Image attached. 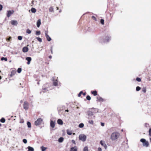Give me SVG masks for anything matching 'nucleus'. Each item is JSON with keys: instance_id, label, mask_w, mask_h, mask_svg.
Returning <instances> with one entry per match:
<instances>
[{"instance_id": "16", "label": "nucleus", "mask_w": 151, "mask_h": 151, "mask_svg": "<svg viewBox=\"0 0 151 151\" xmlns=\"http://www.w3.org/2000/svg\"><path fill=\"white\" fill-rule=\"evenodd\" d=\"M28 48L27 47H24L22 49V51L24 52H26L28 51Z\"/></svg>"}, {"instance_id": "12", "label": "nucleus", "mask_w": 151, "mask_h": 151, "mask_svg": "<svg viewBox=\"0 0 151 151\" xmlns=\"http://www.w3.org/2000/svg\"><path fill=\"white\" fill-rule=\"evenodd\" d=\"M55 125V122L52 120L50 121V126L52 128H54Z\"/></svg>"}, {"instance_id": "54", "label": "nucleus", "mask_w": 151, "mask_h": 151, "mask_svg": "<svg viewBox=\"0 0 151 151\" xmlns=\"http://www.w3.org/2000/svg\"><path fill=\"white\" fill-rule=\"evenodd\" d=\"M101 125L102 126H104V123H101Z\"/></svg>"}, {"instance_id": "40", "label": "nucleus", "mask_w": 151, "mask_h": 151, "mask_svg": "<svg viewBox=\"0 0 151 151\" xmlns=\"http://www.w3.org/2000/svg\"><path fill=\"white\" fill-rule=\"evenodd\" d=\"M136 80L138 82H140L141 81V78L139 77L137 78Z\"/></svg>"}, {"instance_id": "33", "label": "nucleus", "mask_w": 151, "mask_h": 151, "mask_svg": "<svg viewBox=\"0 0 151 151\" xmlns=\"http://www.w3.org/2000/svg\"><path fill=\"white\" fill-rule=\"evenodd\" d=\"M83 151H88V147L87 146L85 147L83 150Z\"/></svg>"}, {"instance_id": "42", "label": "nucleus", "mask_w": 151, "mask_h": 151, "mask_svg": "<svg viewBox=\"0 0 151 151\" xmlns=\"http://www.w3.org/2000/svg\"><path fill=\"white\" fill-rule=\"evenodd\" d=\"M43 90L44 91V92H45L47 90V88H44V86H43Z\"/></svg>"}, {"instance_id": "34", "label": "nucleus", "mask_w": 151, "mask_h": 151, "mask_svg": "<svg viewBox=\"0 0 151 151\" xmlns=\"http://www.w3.org/2000/svg\"><path fill=\"white\" fill-rule=\"evenodd\" d=\"M36 39H37V40L39 42H42V39L40 37H37Z\"/></svg>"}, {"instance_id": "50", "label": "nucleus", "mask_w": 151, "mask_h": 151, "mask_svg": "<svg viewBox=\"0 0 151 151\" xmlns=\"http://www.w3.org/2000/svg\"><path fill=\"white\" fill-rule=\"evenodd\" d=\"M3 8V6L1 4H0V11H1Z\"/></svg>"}, {"instance_id": "30", "label": "nucleus", "mask_w": 151, "mask_h": 151, "mask_svg": "<svg viewBox=\"0 0 151 151\" xmlns=\"http://www.w3.org/2000/svg\"><path fill=\"white\" fill-rule=\"evenodd\" d=\"M83 126H84V124H83L82 123H80V124H79V125H78V127L80 128H82L83 127Z\"/></svg>"}, {"instance_id": "10", "label": "nucleus", "mask_w": 151, "mask_h": 151, "mask_svg": "<svg viewBox=\"0 0 151 151\" xmlns=\"http://www.w3.org/2000/svg\"><path fill=\"white\" fill-rule=\"evenodd\" d=\"M11 24L14 26H17L18 24V22L17 20H12L11 21Z\"/></svg>"}, {"instance_id": "27", "label": "nucleus", "mask_w": 151, "mask_h": 151, "mask_svg": "<svg viewBox=\"0 0 151 151\" xmlns=\"http://www.w3.org/2000/svg\"><path fill=\"white\" fill-rule=\"evenodd\" d=\"M1 60H4L5 61H6L7 60V59L6 57L4 58V57H2L1 58Z\"/></svg>"}, {"instance_id": "38", "label": "nucleus", "mask_w": 151, "mask_h": 151, "mask_svg": "<svg viewBox=\"0 0 151 151\" xmlns=\"http://www.w3.org/2000/svg\"><path fill=\"white\" fill-rule=\"evenodd\" d=\"M31 31L29 29H27L26 30V32L29 34H30L31 33Z\"/></svg>"}, {"instance_id": "43", "label": "nucleus", "mask_w": 151, "mask_h": 151, "mask_svg": "<svg viewBox=\"0 0 151 151\" xmlns=\"http://www.w3.org/2000/svg\"><path fill=\"white\" fill-rule=\"evenodd\" d=\"M23 142L25 144H26L27 142V140L25 139H23Z\"/></svg>"}, {"instance_id": "49", "label": "nucleus", "mask_w": 151, "mask_h": 151, "mask_svg": "<svg viewBox=\"0 0 151 151\" xmlns=\"http://www.w3.org/2000/svg\"><path fill=\"white\" fill-rule=\"evenodd\" d=\"M11 39V37H9L6 38V40H7V41H9Z\"/></svg>"}, {"instance_id": "29", "label": "nucleus", "mask_w": 151, "mask_h": 151, "mask_svg": "<svg viewBox=\"0 0 151 151\" xmlns=\"http://www.w3.org/2000/svg\"><path fill=\"white\" fill-rule=\"evenodd\" d=\"M0 121L2 123H4L5 122V119L4 118H2L0 120Z\"/></svg>"}, {"instance_id": "3", "label": "nucleus", "mask_w": 151, "mask_h": 151, "mask_svg": "<svg viewBox=\"0 0 151 151\" xmlns=\"http://www.w3.org/2000/svg\"><path fill=\"white\" fill-rule=\"evenodd\" d=\"M53 85L55 86H57L58 84H60V82L58 81V78L53 77L52 78Z\"/></svg>"}, {"instance_id": "17", "label": "nucleus", "mask_w": 151, "mask_h": 151, "mask_svg": "<svg viewBox=\"0 0 151 151\" xmlns=\"http://www.w3.org/2000/svg\"><path fill=\"white\" fill-rule=\"evenodd\" d=\"M77 147L76 146L74 147H72L70 148V151H77Z\"/></svg>"}, {"instance_id": "39", "label": "nucleus", "mask_w": 151, "mask_h": 151, "mask_svg": "<svg viewBox=\"0 0 151 151\" xmlns=\"http://www.w3.org/2000/svg\"><path fill=\"white\" fill-rule=\"evenodd\" d=\"M86 99L87 100H90L91 99V97L89 95L87 96H86Z\"/></svg>"}, {"instance_id": "59", "label": "nucleus", "mask_w": 151, "mask_h": 151, "mask_svg": "<svg viewBox=\"0 0 151 151\" xmlns=\"http://www.w3.org/2000/svg\"><path fill=\"white\" fill-rule=\"evenodd\" d=\"M52 58V57L51 55H50L49 56V58L50 59H51Z\"/></svg>"}, {"instance_id": "21", "label": "nucleus", "mask_w": 151, "mask_h": 151, "mask_svg": "<svg viewBox=\"0 0 151 151\" xmlns=\"http://www.w3.org/2000/svg\"><path fill=\"white\" fill-rule=\"evenodd\" d=\"M91 93L94 96H96L97 95V92L96 90L91 91Z\"/></svg>"}, {"instance_id": "6", "label": "nucleus", "mask_w": 151, "mask_h": 151, "mask_svg": "<svg viewBox=\"0 0 151 151\" xmlns=\"http://www.w3.org/2000/svg\"><path fill=\"white\" fill-rule=\"evenodd\" d=\"M79 139L83 142H85L86 140V136L85 134H80L79 136Z\"/></svg>"}, {"instance_id": "46", "label": "nucleus", "mask_w": 151, "mask_h": 151, "mask_svg": "<svg viewBox=\"0 0 151 151\" xmlns=\"http://www.w3.org/2000/svg\"><path fill=\"white\" fill-rule=\"evenodd\" d=\"M92 18L95 21H97V19L94 16H93L92 17Z\"/></svg>"}, {"instance_id": "58", "label": "nucleus", "mask_w": 151, "mask_h": 151, "mask_svg": "<svg viewBox=\"0 0 151 151\" xmlns=\"http://www.w3.org/2000/svg\"><path fill=\"white\" fill-rule=\"evenodd\" d=\"M83 96H85L86 95V92L83 93Z\"/></svg>"}, {"instance_id": "53", "label": "nucleus", "mask_w": 151, "mask_h": 151, "mask_svg": "<svg viewBox=\"0 0 151 151\" xmlns=\"http://www.w3.org/2000/svg\"><path fill=\"white\" fill-rule=\"evenodd\" d=\"M24 122V121L23 120H21L20 121V123H23Z\"/></svg>"}, {"instance_id": "44", "label": "nucleus", "mask_w": 151, "mask_h": 151, "mask_svg": "<svg viewBox=\"0 0 151 151\" xmlns=\"http://www.w3.org/2000/svg\"><path fill=\"white\" fill-rule=\"evenodd\" d=\"M89 123L91 124H93V121L92 120H89L88 121Z\"/></svg>"}, {"instance_id": "2", "label": "nucleus", "mask_w": 151, "mask_h": 151, "mask_svg": "<svg viewBox=\"0 0 151 151\" xmlns=\"http://www.w3.org/2000/svg\"><path fill=\"white\" fill-rule=\"evenodd\" d=\"M111 36L109 35H106L105 37L102 40H100V42L101 43H107L109 42L111 40Z\"/></svg>"}, {"instance_id": "14", "label": "nucleus", "mask_w": 151, "mask_h": 151, "mask_svg": "<svg viewBox=\"0 0 151 151\" xmlns=\"http://www.w3.org/2000/svg\"><path fill=\"white\" fill-rule=\"evenodd\" d=\"M16 72V70H12L10 76L11 77H12L14 76Z\"/></svg>"}, {"instance_id": "1", "label": "nucleus", "mask_w": 151, "mask_h": 151, "mask_svg": "<svg viewBox=\"0 0 151 151\" xmlns=\"http://www.w3.org/2000/svg\"><path fill=\"white\" fill-rule=\"evenodd\" d=\"M120 134L118 132H115L112 133L111 136V139L114 141L117 139L120 136Z\"/></svg>"}, {"instance_id": "35", "label": "nucleus", "mask_w": 151, "mask_h": 151, "mask_svg": "<svg viewBox=\"0 0 151 151\" xmlns=\"http://www.w3.org/2000/svg\"><path fill=\"white\" fill-rule=\"evenodd\" d=\"M101 23L102 24L104 25V19H101L100 20Z\"/></svg>"}, {"instance_id": "52", "label": "nucleus", "mask_w": 151, "mask_h": 151, "mask_svg": "<svg viewBox=\"0 0 151 151\" xmlns=\"http://www.w3.org/2000/svg\"><path fill=\"white\" fill-rule=\"evenodd\" d=\"M72 142L73 143V144H76V142H75V141L74 140H72Z\"/></svg>"}, {"instance_id": "45", "label": "nucleus", "mask_w": 151, "mask_h": 151, "mask_svg": "<svg viewBox=\"0 0 151 151\" xmlns=\"http://www.w3.org/2000/svg\"><path fill=\"white\" fill-rule=\"evenodd\" d=\"M18 39L19 40H21L22 39V37L21 36H19L18 37Z\"/></svg>"}, {"instance_id": "56", "label": "nucleus", "mask_w": 151, "mask_h": 151, "mask_svg": "<svg viewBox=\"0 0 151 151\" xmlns=\"http://www.w3.org/2000/svg\"><path fill=\"white\" fill-rule=\"evenodd\" d=\"M50 50H51V53L52 54L53 53V51H52V47H51Z\"/></svg>"}, {"instance_id": "55", "label": "nucleus", "mask_w": 151, "mask_h": 151, "mask_svg": "<svg viewBox=\"0 0 151 151\" xmlns=\"http://www.w3.org/2000/svg\"><path fill=\"white\" fill-rule=\"evenodd\" d=\"M145 126L146 127H148L149 126V124H147V123L145 124Z\"/></svg>"}, {"instance_id": "8", "label": "nucleus", "mask_w": 151, "mask_h": 151, "mask_svg": "<svg viewBox=\"0 0 151 151\" xmlns=\"http://www.w3.org/2000/svg\"><path fill=\"white\" fill-rule=\"evenodd\" d=\"M23 108L26 110H27L29 108V103L27 101H25L23 104Z\"/></svg>"}, {"instance_id": "23", "label": "nucleus", "mask_w": 151, "mask_h": 151, "mask_svg": "<svg viewBox=\"0 0 151 151\" xmlns=\"http://www.w3.org/2000/svg\"><path fill=\"white\" fill-rule=\"evenodd\" d=\"M27 149L29 150L30 151H34V149L33 148L30 146H28L27 147Z\"/></svg>"}, {"instance_id": "19", "label": "nucleus", "mask_w": 151, "mask_h": 151, "mask_svg": "<svg viewBox=\"0 0 151 151\" xmlns=\"http://www.w3.org/2000/svg\"><path fill=\"white\" fill-rule=\"evenodd\" d=\"M57 123L59 125H62L63 123L62 120L60 119H58L57 121Z\"/></svg>"}, {"instance_id": "22", "label": "nucleus", "mask_w": 151, "mask_h": 151, "mask_svg": "<svg viewBox=\"0 0 151 151\" xmlns=\"http://www.w3.org/2000/svg\"><path fill=\"white\" fill-rule=\"evenodd\" d=\"M64 139L63 137H60L58 139V141L59 142H62L63 141Z\"/></svg>"}, {"instance_id": "51", "label": "nucleus", "mask_w": 151, "mask_h": 151, "mask_svg": "<svg viewBox=\"0 0 151 151\" xmlns=\"http://www.w3.org/2000/svg\"><path fill=\"white\" fill-rule=\"evenodd\" d=\"M98 151H102L100 147L98 148Z\"/></svg>"}, {"instance_id": "26", "label": "nucleus", "mask_w": 151, "mask_h": 151, "mask_svg": "<svg viewBox=\"0 0 151 151\" xmlns=\"http://www.w3.org/2000/svg\"><path fill=\"white\" fill-rule=\"evenodd\" d=\"M27 125L28 128H30L31 127V123L29 122H27Z\"/></svg>"}, {"instance_id": "28", "label": "nucleus", "mask_w": 151, "mask_h": 151, "mask_svg": "<svg viewBox=\"0 0 151 151\" xmlns=\"http://www.w3.org/2000/svg\"><path fill=\"white\" fill-rule=\"evenodd\" d=\"M41 32L40 31H37L36 32V35H40Z\"/></svg>"}, {"instance_id": "62", "label": "nucleus", "mask_w": 151, "mask_h": 151, "mask_svg": "<svg viewBox=\"0 0 151 151\" xmlns=\"http://www.w3.org/2000/svg\"><path fill=\"white\" fill-rule=\"evenodd\" d=\"M34 1H32V4H34V3H33V2H34Z\"/></svg>"}, {"instance_id": "7", "label": "nucleus", "mask_w": 151, "mask_h": 151, "mask_svg": "<svg viewBox=\"0 0 151 151\" xmlns=\"http://www.w3.org/2000/svg\"><path fill=\"white\" fill-rule=\"evenodd\" d=\"M42 119L41 118H38L36 121L35 122V124L36 126L39 125L40 124L42 121Z\"/></svg>"}, {"instance_id": "32", "label": "nucleus", "mask_w": 151, "mask_h": 151, "mask_svg": "<svg viewBox=\"0 0 151 151\" xmlns=\"http://www.w3.org/2000/svg\"><path fill=\"white\" fill-rule=\"evenodd\" d=\"M42 151H45L46 149V148L42 146L41 147Z\"/></svg>"}, {"instance_id": "13", "label": "nucleus", "mask_w": 151, "mask_h": 151, "mask_svg": "<svg viewBox=\"0 0 151 151\" xmlns=\"http://www.w3.org/2000/svg\"><path fill=\"white\" fill-rule=\"evenodd\" d=\"M26 59L27 61V64L29 65L30 64V62L32 60V58L30 57H27L26 58Z\"/></svg>"}, {"instance_id": "20", "label": "nucleus", "mask_w": 151, "mask_h": 151, "mask_svg": "<svg viewBox=\"0 0 151 151\" xmlns=\"http://www.w3.org/2000/svg\"><path fill=\"white\" fill-rule=\"evenodd\" d=\"M45 37L46 38L47 40L48 41H50L51 40V38L48 35V34H46Z\"/></svg>"}, {"instance_id": "37", "label": "nucleus", "mask_w": 151, "mask_h": 151, "mask_svg": "<svg viewBox=\"0 0 151 151\" xmlns=\"http://www.w3.org/2000/svg\"><path fill=\"white\" fill-rule=\"evenodd\" d=\"M141 89V88L140 87L137 86L136 88V90L137 91H139Z\"/></svg>"}, {"instance_id": "64", "label": "nucleus", "mask_w": 151, "mask_h": 151, "mask_svg": "<svg viewBox=\"0 0 151 151\" xmlns=\"http://www.w3.org/2000/svg\"><path fill=\"white\" fill-rule=\"evenodd\" d=\"M58 9H59V8H58V7H57V10H58Z\"/></svg>"}, {"instance_id": "5", "label": "nucleus", "mask_w": 151, "mask_h": 151, "mask_svg": "<svg viewBox=\"0 0 151 151\" xmlns=\"http://www.w3.org/2000/svg\"><path fill=\"white\" fill-rule=\"evenodd\" d=\"M87 114L88 115V119H93L95 118V116H93V112L91 111H88L87 112Z\"/></svg>"}, {"instance_id": "4", "label": "nucleus", "mask_w": 151, "mask_h": 151, "mask_svg": "<svg viewBox=\"0 0 151 151\" xmlns=\"http://www.w3.org/2000/svg\"><path fill=\"white\" fill-rule=\"evenodd\" d=\"M140 141L143 143V145L146 147H147L149 145V143L148 141H146V139L144 138L140 139Z\"/></svg>"}, {"instance_id": "48", "label": "nucleus", "mask_w": 151, "mask_h": 151, "mask_svg": "<svg viewBox=\"0 0 151 151\" xmlns=\"http://www.w3.org/2000/svg\"><path fill=\"white\" fill-rule=\"evenodd\" d=\"M142 91L144 93H145L146 92V89L145 88H143L142 89Z\"/></svg>"}, {"instance_id": "57", "label": "nucleus", "mask_w": 151, "mask_h": 151, "mask_svg": "<svg viewBox=\"0 0 151 151\" xmlns=\"http://www.w3.org/2000/svg\"><path fill=\"white\" fill-rule=\"evenodd\" d=\"M45 36H46V34H47V33H48V31H45Z\"/></svg>"}, {"instance_id": "36", "label": "nucleus", "mask_w": 151, "mask_h": 151, "mask_svg": "<svg viewBox=\"0 0 151 151\" xmlns=\"http://www.w3.org/2000/svg\"><path fill=\"white\" fill-rule=\"evenodd\" d=\"M22 71V68H19L17 69V72L19 73H20Z\"/></svg>"}, {"instance_id": "18", "label": "nucleus", "mask_w": 151, "mask_h": 151, "mask_svg": "<svg viewBox=\"0 0 151 151\" xmlns=\"http://www.w3.org/2000/svg\"><path fill=\"white\" fill-rule=\"evenodd\" d=\"M41 24V20L40 19H38L37 22V25L38 27H39Z\"/></svg>"}, {"instance_id": "41", "label": "nucleus", "mask_w": 151, "mask_h": 151, "mask_svg": "<svg viewBox=\"0 0 151 151\" xmlns=\"http://www.w3.org/2000/svg\"><path fill=\"white\" fill-rule=\"evenodd\" d=\"M149 135L150 136H151V128H150L149 130Z\"/></svg>"}, {"instance_id": "25", "label": "nucleus", "mask_w": 151, "mask_h": 151, "mask_svg": "<svg viewBox=\"0 0 151 151\" xmlns=\"http://www.w3.org/2000/svg\"><path fill=\"white\" fill-rule=\"evenodd\" d=\"M67 134L69 135H71L72 134V132L71 131H70L69 129L67 130Z\"/></svg>"}, {"instance_id": "15", "label": "nucleus", "mask_w": 151, "mask_h": 151, "mask_svg": "<svg viewBox=\"0 0 151 151\" xmlns=\"http://www.w3.org/2000/svg\"><path fill=\"white\" fill-rule=\"evenodd\" d=\"M100 144H101V145L103 146H104V148L105 149H106L107 147V146L106 145V144L105 143H103V141L102 140H101L100 141Z\"/></svg>"}, {"instance_id": "9", "label": "nucleus", "mask_w": 151, "mask_h": 151, "mask_svg": "<svg viewBox=\"0 0 151 151\" xmlns=\"http://www.w3.org/2000/svg\"><path fill=\"white\" fill-rule=\"evenodd\" d=\"M14 12L13 10L7 11V17H10L14 13Z\"/></svg>"}, {"instance_id": "63", "label": "nucleus", "mask_w": 151, "mask_h": 151, "mask_svg": "<svg viewBox=\"0 0 151 151\" xmlns=\"http://www.w3.org/2000/svg\"><path fill=\"white\" fill-rule=\"evenodd\" d=\"M61 12V10H60L59 11V12L60 13Z\"/></svg>"}, {"instance_id": "31", "label": "nucleus", "mask_w": 151, "mask_h": 151, "mask_svg": "<svg viewBox=\"0 0 151 151\" xmlns=\"http://www.w3.org/2000/svg\"><path fill=\"white\" fill-rule=\"evenodd\" d=\"M49 11L51 12H53V8L52 7H51L49 8Z\"/></svg>"}, {"instance_id": "60", "label": "nucleus", "mask_w": 151, "mask_h": 151, "mask_svg": "<svg viewBox=\"0 0 151 151\" xmlns=\"http://www.w3.org/2000/svg\"><path fill=\"white\" fill-rule=\"evenodd\" d=\"M65 111L68 112L69 111V110L68 109H67L65 110Z\"/></svg>"}, {"instance_id": "24", "label": "nucleus", "mask_w": 151, "mask_h": 151, "mask_svg": "<svg viewBox=\"0 0 151 151\" xmlns=\"http://www.w3.org/2000/svg\"><path fill=\"white\" fill-rule=\"evenodd\" d=\"M31 11L33 13H35L36 12V10L34 8H32L31 9Z\"/></svg>"}, {"instance_id": "11", "label": "nucleus", "mask_w": 151, "mask_h": 151, "mask_svg": "<svg viewBox=\"0 0 151 151\" xmlns=\"http://www.w3.org/2000/svg\"><path fill=\"white\" fill-rule=\"evenodd\" d=\"M97 101H98L100 102H104L106 101L105 99H104L100 96L97 97Z\"/></svg>"}, {"instance_id": "47", "label": "nucleus", "mask_w": 151, "mask_h": 151, "mask_svg": "<svg viewBox=\"0 0 151 151\" xmlns=\"http://www.w3.org/2000/svg\"><path fill=\"white\" fill-rule=\"evenodd\" d=\"M83 93V91H81L80 92V93H79L78 94V96L80 97L81 96V94Z\"/></svg>"}, {"instance_id": "61", "label": "nucleus", "mask_w": 151, "mask_h": 151, "mask_svg": "<svg viewBox=\"0 0 151 151\" xmlns=\"http://www.w3.org/2000/svg\"><path fill=\"white\" fill-rule=\"evenodd\" d=\"M95 109V110H97V109H94L93 108L91 109Z\"/></svg>"}]
</instances>
